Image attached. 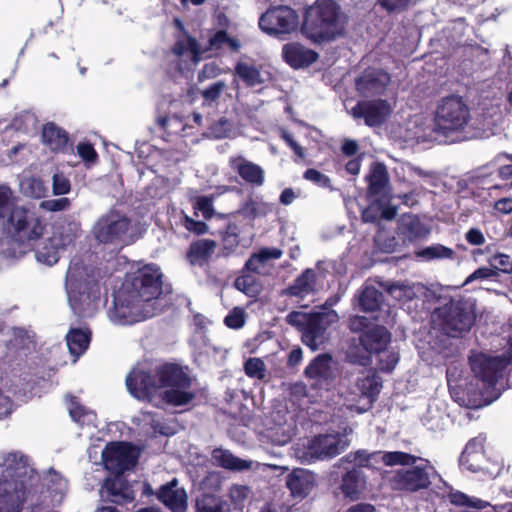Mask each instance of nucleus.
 I'll list each match as a JSON object with an SVG mask.
<instances>
[{"label": "nucleus", "mask_w": 512, "mask_h": 512, "mask_svg": "<svg viewBox=\"0 0 512 512\" xmlns=\"http://www.w3.org/2000/svg\"><path fill=\"white\" fill-rule=\"evenodd\" d=\"M42 143L53 153L65 154L72 146L69 133L55 122H47L43 125L41 133Z\"/></svg>", "instance_id": "412c9836"}, {"label": "nucleus", "mask_w": 512, "mask_h": 512, "mask_svg": "<svg viewBox=\"0 0 512 512\" xmlns=\"http://www.w3.org/2000/svg\"><path fill=\"white\" fill-rule=\"evenodd\" d=\"M409 174L411 177L418 176L421 178L422 182H414V185H419L421 188L424 185H428L430 187H437L438 185V178L432 171H425L420 167L411 166L409 168Z\"/></svg>", "instance_id": "09e8293b"}, {"label": "nucleus", "mask_w": 512, "mask_h": 512, "mask_svg": "<svg viewBox=\"0 0 512 512\" xmlns=\"http://www.w3.org/2000/svg\"><path fill=\"white\" fill-rule=\"evenodd\" d=\"M337 320L338 315L335 311L314 314L302 333L303 343L312 351L321 348L328 341V326Z\"/></svg>", "instance_id": "dca6fc26"}, {"label": "nucleus", "mask_w": 512, "mask_h": 512, "mask_svg": "<svg viewBox=\"0 0 512 512\" xmlns=\"http://www.w3.org/2000/svg\"><path fill=\"white\" fill-rule=\"evenodd\" d=\"M432 320L445 335L462 337L475 323L476 302L473 299H451L434 311Z\"/></svg>", "instance_id": "20e7f679"}, {"label": "nucleus", "mask_w": 512, "mask_h": 512, "mask_svg": "<svg viewBox=\"0 0 512 512\" xmlns=\"http://www.w3.org/2000/svg\"><path fill=\"white\" fill-rule=\"evenodd\" d=\"M470 120V109L460 96H448L440 100L434 115V129L447 136L462 131Z\"/></svg>", "instance_id": "1a4fd4ad"}, {"label": "nucleus", "mask_w": 512, "mask_h": 512, "mask_svg": "<svg viewBox=\"0 0 512 512\" xmlns=\"http://www.w3.org/2000/svg\"><path fill=\"white\" fill-rule=\"evenodd\" d=\"M430 230L415 215H404L398 226V236L403 242L413 243L426 238Z\"/></svg>", "instance_id": "a878e982"}, {"label": "nucleus", "mask_w": 512, "mask_h": 512, "mask_svg": "<svg viewBox=\"0 0 512 512\" xmlns=\"http://www.w3.org/2000/svg\"><path fill=\"white\" fill-rule=\"evenodd\" d=\"M391 341L389 331L383 326H375L365 331L360 337V343L370 353L380 354L386 350Z\"/></svg>", "instance_id": "bb28decb"}, {"label": "nucleus", "mask_w": 512, "mask_h": 512, "mask_svg": "<svg viewBox=\"0 0 512 512\" xmlns=\"http://www.w3.org/2000/svg\"><path fill=\"white\" fill-rule=\"evenodd\" d=\"M304 374L312 388L328 390L336 378V368L332 357L329 354L318 355L306 367Z\"/></svg>", "instance_id": "2eb2a0df"}, {"label": "nucleus", "mask_w": 512, "mask_h": 512, "mask_svg": "<svg viewBox=\"0 0 512 512\" xmlns=\"http://www.w3.org/2000/svg\"><path fill=\"white\" fill-rule=\"evenodd\" d=\"M448 499L451 504L458 507L465 508H474V509H484L490 506V503L484 500H481L476 497H470L463 492L451 490L448 494Z\"/></svg>", "instance_id": "58836bf2"}, {"label": "nucleus", "mask_w": 512, "mask_h": 512, "mask_svg": "<svg viewBox=\"0 0 512 512\" xmlns=\"http://www.w3.org/2000/svg\"><path fill=\"white\" fill-rule=\"evenodd\" d=\"M368 180V194L377 200H384L389 194V175L382 163H375L370 169Z\"/></svg>", "instance_id": "393cba45"}, {"label": "nucleus", "mask_w": 512, "mask_h": 512, "mask_svg": "<svg viewBox=\"0 0 512 512\" xmlns=\"http://www.w3.org/2000/svg\"><path fill=\"white\" fill-rule=\"evenodd\" d=\"M122 287L144 305L158 299L164 292H170L164 289L163 273L155 264L144 265L127 274Z\"/></svg>", "instance_id": "0eeeda50"}, {"label": "nucleus", "mask_w": 512, "mask_h": 512, "mask_svg": "<svg viewBox=\"0 0 512 512\" xmlns=\"http://www.w3.org/2000/svg\"><path fill=\"white\" fill-rule=\"evenodd\" d=\"M356 385L361 394L370 398L371 401L374 400L382 388L381 379L374 373L359 377Z\"/></svg>", "instance_id": "4c0bfd02"}, {"label": "nucleus", "mask_w": 512, "mask_h": 512, "mask_svg": "<svg viewBox=\"0 0 512 512\" xmlns=\"http://www.w3.org/2000/svg\"><path fill=\"white\" fill-rule=\"evenodd\" d=\"M312 316H314V314L293 311L287 315L286 320L290 325L299 328L303 332L304 328L311 322Z\"/></svg>", "instance_id": "13d9d810"}, {"label": "nucleus", "mask_w": 512, "mask_h": 512, "mask_svg": "<svg viewBox=\"0 0 512 512\" xmlns=\"http://www.w3.org/2000/svg\"><path fill=\"white\" fill-rule=\"evenodd\" d=\"M91 331L89 328H71L66 335L69 352L75 356H81L89 347Z\"/></svg>", "instance_id": "72a5a7b5"}, {"label": "nucleus", "mask_w": 512, "mask_h": 512, "mask_svg": "<svg viewBox=\"0 0 512 512\" xmlns=\"http://www.w3.org/2000/svg\"><path fill=\"white\" fill-rule=\"evenodd\" d=\"M286 484L292 495L297 497H305L315 486L314 475L304 469L294 470L288 475Z\"/></svg>", "instance_id": "2f4dec72"}, {"label": "nucleus", "mask_w": 512, "mask_h": 512, "mask_svg": "<svg viewBox=\"0 0 512 512\" xmlns=\"http://www.w3.org/2000/svg\"><path fill=\"white\" fill-rule=\"evenodd\" d=\"M391 83V76L380 68H367L355 80L356 91L362 97L383 95Z\"/></svg>", "instance_id": "f3484780"}, {"label": "nucleus", "mask_w": 512, "mask_h": 512, "mask_svg": "<svg viewBox=\"0 0 512 512\" xmlns=\"http://www.w3.org/2000/svg\"><path fill=\"white\" fill-rule=\"evenodd\" d=\"M230 166L246 182L256 183V164L248 162L239 156L230 159Z\"/></svg>", "instance_id": "a19ab883"}, {"label": "nucleus", "mask_w": 512, "mask_h": 512, "mask_svg": "<svg viewBox=\"0 0 512 512\" xmlns=\"http://www.w3.org/2000/svg\"><path fill=\"white\" fill-rule=\"evenodd\" d=\"M341 31L338 7L332 0H317L305 13L302 33L314 42L331 40Z\"/></svg>", "instance_id": "39448f33"}, {"label": "nucleus", "mask_w": 512, "mask_h": 512, "mask_svg": "<svg viewBox=\"0 0 512 512\" xmlns=\"http://www.w3.org/2000/svg\"><path fill=\"white\" fill-rule=\"evenodd\" d=\"M78 155L88 163H96L98 154L91 143L81 142L77 146Z\"/></svg>", "instance_id": "052dcab7"}, {"label": "nucleus", "mask_w": 512, "mask_h": 512, "mask_svg": "<svg viewBox=\"0 0 512 512\" xmlns=\"http://www.w3.org/2000/svg\"><path fill=\"white\" fill-rule=\"evenodd\" d=\"M466 241L474 246L483 245L485 243V237L480 229L471 228L465 234Z\"/></svg>", "instance_id": "774afa93"}, {"label": "nucleus", "mask_w": 512, "mask_h": 512, "mask_svg": "<svg viewBox=\"0 0 512 512\" xmlns=\"http://www.w3.org/2000/svg\"><path fill=\"white\" fill-rule=\"evenodd\" d=\"M436 476L439 475L430 461L418 457L415 464L391 471L388 483L394 491L416 493L428 489Z\"/></svg>", "instance_id": "6e6552de"}, {"label": "nucleus", "mask_w": 512, "mask_h": 512, "mask_svg": "<svg viewBox=\"0 0 512 512\" xmlns=\"http://www.w3.org/2000/svg\"><path fill=\"white\" fill-rule=\"evenodd\" d=\"M173 24L181 33V36L177 37L175 43L171 47V52L177 57H182L186 52H190L193 63H198L202 58V50L198 41L189 34L188 30L179 18H175L173 20Z\"/></svg>", "instance_id": "4be33fe9"}, {"label": "nucleus", "mask_w": 512, "mask_h": 512, "mask_svg": "<svg viewBox=\"0 0 512 512\" xmlns=\"http://www.w3.org/2000/svg\"><path fill=\"white\" fill-rule=\"evenodd\" d=\"M41 206L53 212L62 211L70 206V200L65 197L59 199L46 200L42 202Z\"/></svg>", "instance_id": "0e129e2a"}, {"label": "nucleus", "mask_w": 512, "mask_h": 512, "mask_svg": "<svg viewBox=\"0 0 512 512\" xmlns=\"http://www.w3.org/2000/svg\"><path fill=\"white\" fill-rule=\"evenodd\" d=\"M390 113L391 106L383 99L360 101L351 109V115L355 119L363 118L365 124L370 127L380 126Z\"/></svg>", "instance_id": "6ab92c4d"}, {"label": "nucleus", "mask_w": 512, "mask_h": 512, "mask_svg": "<svg viewBox=\"0 0 512 512\" xmlns=\"http://www.w3.org/2000/svg\"><path fill=\"white\" fill-rule=\"evenodd\" d=\"M36 258L39 262L53 265L59 260L58 250L55 246L45 243L42 247L37 249Z\"/></svg>", "instance_id": "3c124183"}, {"label": "nucleus", "mask_w": 512, "mask_h": 512, "mask_svg": "<svg viewBox=\"0 0 512 512\" xmlns=\"http://www.w3.org/2000/svg\"><path fill=\"white\" fill-rule=\"evenodd\" d=\"M280 136L281 138L287 143V145L295 152V154L300 157L304 158L305 151L302 146H300L293 138V136L286 131L285 129L280 130Z\"/></svg>", "instance_id": "69168bd1"}, {"label": "nucleus", "mask_w": 512, "mask_h": 512, "mask_svg": "<svg viewBox=\"0 0 512 512\" xmlns=\"http://www.w3.org/2000/svg\"><path fill=\"white\" fill-rule=\"evenodd\" d=\"M71 190L70 180L63 173H55L52 178V191L54 195H65Z\"/></svg>", "instance_id": "6e6d98bb"}, {"label": "nucleus", "mask_w": 512, "mask_h": 512, "mask_svg": "<svg viewBox=\"0 0 512 512\" xmlns=\"http://www.w3.org/2000/svg\"><path fill=\"white\" fill-rule=\"evenodd\" d=\"M211 457L214 464L227 470L242 471L251 467V462L234 456L226 449L215 448Z\"/></svg>", "instance_id": "f704fd0d"}, {"label": "nucleus", "mask_w": 512, "mask_h": 512, "mask_svg": "<svg viewBox=\"0 0 512 512\" xmlns=\"http://www.w3.org/2000/svg\"><path fill=\"white\" fill-rule=\"evenodd\" d=\"M379 3L388 12H395L404 10L409 4V0H379Z\"/></svg>", "instance_id": "338daca9"}, {"label": "nucleus", "mask_w": 512, "mask_h": 512, "mask_svg": "<svg viewBox=\"0 0 512 512\" xmlns=\"http://www.w3.org/2000/svg\"><path fill=\"white\" fill-rule=\"evenodd\" d=\"M303 177L321 187H329L331 183L330 178L327 175L313 168L307 169L304 172Z\"/></svg>", "instance_id": "680f3d73"}, {"label": "nucleus", "mask_w": 512, "mask_h": 512, "mask_svg": "<svg viewBox=\"0 0 512 512\" xmlns=\"http://www.w3.org/2000/svg\"><path fill=\"white\" fill-rule=\"evenodd\" d=\"M102 494L106 501L116 505H127L135 500L133 485L120 474H114L104 480Z\"/></svg>", "instance_id": "aec40b11"}, {"label": "nucleus", "mask_w": 512, "mask_h": 512, "mask_svg": "<svg viewBox=\"0 0 512 512\" xmlns=\"http://www.w3.org/2000/svg\"><path fill=\"white\" fill-rule=\"evenodd\" d=\"M27 500V487L12 467L0 478V512H20Z\"/></svg>", "instance_id": "9b49d317"}, {"label": "nucleus", "mask_w": 512, "mask_h": 512, "mask_svg": "<svg viewBox=\"0 0 512 512\" xmlns=\"http://www.w3.org/2000/svg\"><path fill=\"white\" fill-rule=\"evenodd\" d=\"M182 224L186 230L196 235L205 234L208 230V226L203 221L194 220L188 215H184L182 218Z\"/></svg>", "instance_id": "bf43d9fd"}, {"label": "nucleus", "mask_w": 512, "mask_h": 512, "mask_svg": "<svg viewBox=\"0 0 512 512\" xmlns=\"http://www.w3.org/2000/svg\"><path fill=\"white\" fill-rule=\"evenodd\" d=\"M488 263L497 273L512 274V258L507 254L496 253L488 259Z\"/></svg>", "instance_id": "de8ad7c7"}, {"label": "nucleus", "mask_w": 512, "mask_h": 512, "mask_svg": "<svg viewBox=\"0 0 512 512\" xmlns=\"http://www.w3.org/2000/svg\"><path fill=\"white\" fill-rule=\"evenodd\" d=\"M282 57L292 68L309 67L318 59V54L300 43H287L282 48Z\"/></svg>", "instance_id": "b1692460"}, {"label": "nucleus", "mask_w": 512, "mask_h": 512, "mask_svg": "<svg viewBox=\"0 0 512 512\" xmlns=\"http://www.w3.org/2000/svg\"><path fill=\"white\" fill-rule=\"evenodd\" d=\"M125 382L130 394L141 401L151 402L161 388H167L162 398L169 405L184 406L195 398L190 390V376L175 363H163L149 370L133 368Z\"/></svg>", "instance_id": "f257e3e1"}, {"label": "nucleus", "mask_w": 512, "mask_h": 512, "mask_svg": "<svg viewBox=\"0 0 512 512\" xmlns=\"http://www.w3.org/2000/svg\"><path fill=\"white\" fill-rule=\"evenodd\" d=\"M224 46H228L233 52L238 51L240 44L237 39L229 37L225 30H218L209 39V48L212 50H220Z\"/></svg>", "instance_id": "37998d69"}, {"label": "nucleus", "mask_w": 512, "mask_h": 512, "mask_svg": "<svg viewBox=\"0 0 512 512\" xmlns=\"http://www.w3.org/2000/svg\"><path fill=\"white\" fill-rule=\"evenodd\" d=\"M220 486L214 491L204 490L195 501L196 512H231L230 505L220 496Z\"/></svg>", "instance_id": "c85d7f7f"}, {"label": "nucleus", "mask_w": 512, "mask_h": 512, "mask_svg": "<svg viewBox=\"0 0 512 512\" xmlns=\"http://www.w3.org/2000/svg\"><path fill=\"white\" fill-rule=\"evenodd\" d=\"M365 486L366 480L363 473L354 468L342 476L339 489L345 498L354 501L361 497Z\"/></svg>", "instance_id": "cd10ccee"}, {"label": "nucleus", "mask_w": 512, "mask_h": 512, "mask_svg": "<svg viewBox=\"0 0 512 512\" xmlns=\"http://www.w3.org/2000/svg\"><path fill=\"white\" fill-rule=\"evenodd\" d=\"M283 251L276 247H262L258 249V273L264 264L270 260L279 259Z\"/></svg>", "instance_id": "5fc2aeb1"}, {"label": "nucleus", "mask_w": 512, "mask_h": 512, "mask_svg": "<svg viewBox=\"0 0 512 512\" xmlns=\"http://www.w3.org/2000/svg\"><path fill=\"white\" fill-rule=\"evenodd\" d=\"M157 499L172 512H184L187 509V493L178 486L177 479L162 485L157 492Z\"/></svg>", "instance_id": "5701e85b"}, {"label": "nucleus", "mask_w": 512, "mask_h": 512, "mask_svg": "<svg viewBox=\"0 0 512 512\" xmlns=\"http://www.w3.org/2000/svg\"><path fill=\"white\" fill-rule=\"evenodd\" d=\"M9 219L0 233L20 244L31 245L38 241L46 229L45 218L37 211L22 205Z\"/></svg>", "instance_id": "423d86ee"}, {"label": "nucleus", "mask_w": 512, "mask_h": 512, "mask_svg": "<svg viewBox=\"0 0 512 512\" xmlns=\"http://www.w3.org/2000/svg\"><path fill=\"white\" fill-rule=\"evenodd\" d=\"M256 252H252L243 268V273L234 281V286L239 291L250 297H256Z\"/></svg>", "instance_id": "473e14b6"}, {"label": "nucleus", "mask_w": 512, "mask_h": 512, "mask_svg": "<svg viewBox=\"0 0 512 512\" xmlns=\"http://www.w3.org/2000/svg\"><path fill=\"white\" fill-rule=\"evenodd\" d=\"M484 451V438L479 436L471 439L464 451L462 452L460 456V463H467L468 462V456H473L474 458H484L483 455Z\"/></svg>", "instance_id": "a18cd8bd"}, {"label": "nucleus", "mask_w": 512, "mask_h": 512, "mask_svg": "<svg viewBox=\"0 0 512 512\" xmlns=\"http://www.w3.org/2000/svg\"><path fill=\"white\" fill-rule=\"evenodd\" d=\"M472 373L477 379L478 406L489 405L499 398L506 387L504 374L512 362V354L501 355L477 353L469 357Z\"/></svg>", "instance_id": "7ed1b4c3"}, {"label": "nucleus", "mask_w": 512, "mask_h": 512, "mask_svg": "<svg viewBox=\"0 0 512 512\" xmlns=\"http://www.w3.org/2000/svg\"><path fill=\"white\" fill-rule=\"evenodd\" d=\"M68 410L71 418L78 423L89 421L90 417L93 415V413L82 405L75 396L70 397Z\"/></svg>", "instance_id": "c03bdc74"}, {"label": "nucleus", "mask_w": 512, "mask_h": 512, "mask_svg": "<svg viewBox=\"0 0 512 512\" xmlns=\"http://www.w3.org/2000/svg\"><path fill=\"white\" fill-rule=\"evenodd\" d=\"M250 492L246 485L233 484L228 490V497L235 508L242 509Z\"/></svg>", "instance_id": "49530a36"}, {"label": "nucleus", "mask_w": 512, "mask_h": 512, "mask_svg": "<svg viewBox=\"0 0 512 512\" xmlns=\"http://www.w3.org/2000/svg\"><path fill=\"white\" fill-rule=\"evenodd\" d=\"M348 442L340 434H325L314 437L308 447L307 456L312 460L332 458L346 449Z\"/></svg>", "instance_id": "a211bd4d"}, {"label": "nucleus", "mask_w": 512, "mask_h": 512, "mask_svg": "<svg viewBox=\"0 0 512 512\" xmlns=\"http://www.w3.org/2000/svg\"><path fill=\"white\" fill-rule=\"evenodd\" d=\"M193 208L195 216H198V212H201L205 219H210L214 214L213 200L208 196L197 197Z\"/></svg>", "instance_id": "603ef678"}, {"label": "nucleus", "mask_w": 512, "mask_h": 512, "mask_svg": "<svg viewBox=\"0 0 512 512\" xmlns=\"http://www.w3.org/2000/svg\"><path fill=\"white\" fill-rule=\"evenodd\" d=\"M377 455L386 466L400 465L406 467L418 461L417 456L402 451L379 452Z\"/></svg>", "instance_id": "ea45409f"}, {"label": "nucleus", "mask_w": 512, "mask_h": 512, "mask_svg": "<svg viewBox=\"0 0 512 512\" xmlns=\"http://www.w3.org/2000/svg\"><path fill=\"white\" fill-rule=\"evenodd\" d=\"M216 242L212 239L193 241L187 250L186 259L191 265L204 266L215 252Z\"/></svg>", "instance_id": "c756f323"}, {"label": "nucleus", "mask_w": 512, "mask_h": 512, "mask_svg": "<svg viewBox=\"0 0 512 512\" xmlns=\"http://www.w3.org/2000/svg\"><path fill=\"white\" fill-rule=\"evenodd\" d=\"M138 458L139 452L130 442H110L102 451L105 468L113 474L124 475L137 464Z\"/></svg>", "instance_id": "f8f14e48"}, {"label": "nucleus", "mask_w": 512, "mask_h": 512, "mask_svg": "<svg viewBox=\"0 0 512 512\" xmlns=\"http://www.w3.org/2000/svg\"><path fill=\"white\" fill-rule=\"evenodd\" d=\"M416 256L426 261L441 260V259H453L455 257V251L442 244H433L417 251Z\"/></svg>", "instance_id": "e433bc0d"}, {"label": "nucleus", "mask_w": 512, "mask_h": 512, "mask_svg": "<svg viewBox=\"0 0 512 512\" xmlns=\"http://www.w3.org/2000/svg\"><path fill=\"white\" fill-rule=\"evenodd\" d=\"M382 293L373 286H367L362 290L359 298L360 306L365 311H375L382 302Z\"/></svg>", "instance_id": "79ce46f5"}, {"label": "nucleus", "mask_w": 512, "mask_h": 512, "mask_svg": "<svg viewBox=\"0 0 512 512\" xmlns=\"http://www.w3.org/2000/svg\"><path fill=\"white\" fill-rule=\"evenodd\" d=\"M235 73L246 86L253 87L256 84V67L239 62L236 65Z\"/></svg>", "instance_id": "8fccbe9b"}, {"label": "nucleus", "mask_w": 512, "mask_h": 512, "mask_svg": "<svg viewBox=\"0 0 512 512\" xmlns=\"http://www.w3.org/2000/svg\"><path fill=\"white\" fill-rule=\"evenodd\" d=\"M131 228L132 221L129 217L111 210L96 221L92 232L95 239L102 244L123 247L131 243L129 235Z\"/></svg>", "instance_id": "9d476101"}, {"label": "nucleus", "mask_w": 512, "mask_h": 512, "mask_svg": "<svg viewBox=\"0 0 512 512\" xmlns=\"http://www.w3.org/2000/svg\"><path fill=\"white\" fill-rule=\"evenodd\" d=\"M316 272L311 268L305 269L294 282L285 289L284 294L292 297L305 298L315 292Z\"/></svg>", "instance_id": "7c9ffc66"}, {"label": "nucleus", "mask_w": 512, "mask_h": 512, "mask_svg": "<svg viewBox=\"0 0 512 512\" xmlns=\"http://www.w3.org/2000/svg\"><path fill=\"white\" fill-rule=\"evenodd\" d=\"M66 289L69 305L79 318L95 315L100 302V285L81 259L72 260L66 273Z\"/></svg>", "instance_id": "f03ea898"}, {"label": "nucleus", "mask_w": 512, "mask_h": 512, "mask_svg": "<svg viewBox=\"0 0 512 512\" xmlns=\"http://www.w3.org/2000/svg\"><path fill=\"white\" fill-rule=\"evenodd\" d=\"M496 276L497 272L495 269H491V267H480L466 278L464 285H467L475 280L490 279Z\"/></svg>", "instance_id": "e2e57ef3"}, {"label": "nucleus", "mask_w": 512, "mask_h": 512, "mask_svg": "<svg viewBox=\"0 0 512 512\" xmlns=\"http://www.w3.org/2000/svg\"><path fill=\"white\" fill-rule=\"evenodd\" d=\"M258 24L268 34H288L297 29L299 18L291 8L279 6L267 10Z\"/></svg>", "instance_id": "4468645a"}, {"label": "nucleus", "mask_w": 512, "mask_h": 512, "mask_svg": "<svg viewBox=\"0 0 512 512\" xmlns=\"http://www.w3.org/2000/svg\"><path fill=\"white\" fill-rule=\"evenodd\" d=\"M379 357V369L384 372H391L399 361L398 353L386 351L377 354Z\"/></svg>", "instance_id": "4d7b16f0"}, {"label": "nucleus", "mask_w": 512, "mask_h": 512, "mask_svg": "<svg viewBox=\"0 0 512 512\" xmlns=\"http://www.w3.org/2000/svg\"><path fill=\"white\" fill-rule=\"evenodd\" d=\"M20 206L17 204L16 197L10 186L0 184V231L6 225L7 220H10V215L14 214V211Z\"/></svg>", "instance_id": "c9c22d12"}, {"label": "nucleus", "mask_w": 512, "mask_h": 512, "mask_svg": "<svg viewBox=\"0 0 512 512\" xmlns=\"http://www.w3.org/2000/svg\"><path fill=\"white\" fill-rule=\"evenodd\" d=\"M112 321L119 324L140 322L153 314L145 310V305L125 288H121L114 296V305L109 312Z\"/></svg>", "instance_id": "ddd939ff"}, {"label": "nucleus", "mask_w": 512, "mask_h": 512, "mask_svg": "<svg viewBox=\"0 0 512 512\" xmlns=\"http://www.w3.org/2000/svg\"><path fill=\"white\" fill-rule=\"evenodd\" d=\"M224 324L231 329H240L245 324V312L240 307H234L224 318Z\"/></svg>", "instance_id": "864d4df0"}]
</instances>
